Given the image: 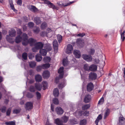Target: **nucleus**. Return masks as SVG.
I'll return each instance as SVG.
<instances>
[{
    "label": "nucleus",
    "instance_id": "nucleus-47",
    "mask_svg": "<svg viewBox=\"0 0 125 125\" xmlns=\"http://www.w3.org/2000/svg\"><path fill=\"white\" fill-rule=\"evenodd\" d=\"M5 124L6 125H15V123L11 121L6 122Z\"/></svg>",
    "mask_w": 125,
    "mask_h": 125
},
{
    "label": "nucleus",
    "instance_id": "nucleus-12",
    "mask_svg": "<svg viewBox=\"0 0 125 125\" xmlns=\"http://www.w3.org/2000/svg\"><path fill=\"white\" fill-rule=\"evenodd\" d=\"M63 67H61L58 71V73L59 74V78H63L64 72L63 71Z\"/></svg>",
    "mask_w": 125,
    "mask_h": 125
},
{
    "label": "nucleus",
    "instance_id": "nucleus-52",
    "mask_svg": "<svg viewBox=\"0 0 125 125\" xmlns=\"http://www.w3.org/2000/svg\"><path fill=\"white\" fill-rule=\"evenodd\" d=\"M40 31V29L38 27H36L35 29H34L33 31L34 32L36 33H38Z\"/></svg>",
    "mask_w": 125,
    "mask_h": 125
},
{
    "label": "nucleus",
    "instance_id": "nucleus-43",
    "mask_svg": "<svg viewBox=\"0 0 125 125\" xmlns=\"http://www.w3.org/2000/svg\"><path fill=\"white\" fill-rule=\"evenodd\" d=\"M71 123L72 125L77 124L78 123V122L76 120L73 119L70 120Z\"/></svg>",
    "mask_w": 125,
    "mask_h": 125
},
{
    "label": "nucleus",
    "instance_id": "nucleus-39",
    "mask_svg": "<svg viewBox=\"0 0 125 125\" xmlns=\"http://www.w3.org/2000/svg\"><path fill=\"white\" fill-rule=\"evenodd\" d=\"M49 7L50 8H52L53 9H56L57 10H58V7H56L53 4L51 3L50 5L49 6Z\"/></svg>",
    "mask_w": 125,
    "mask_h": 125
},
{
    "label": "nucleus",
    "instance_id": "nucleus-59",
    "mask_svg": "<svg viewBox=\"0 0 125 125\" xmlns=\"http://www.w3.org/2000/svg\"><path fill=\"white\" fill-rule=\"evenodd\" d=\"M6 107L5 106H3L1 108V112L2 113H5L6 111Z\"/></svg>",
    "mask_w": 125,
    "mask_h": 125
},
{
    "label": "nucleus",
    "instance_id": "nucleus-45",
    "mask_svg": "<svg viewBox=\"0 0 125 125\" xmlns=\"http://www.w3.org/2000/svg\"><path fill=\"white\" fill-rule=\"evenodd\" d=\"M84 68L86 70H90V66H89V65L87 64H85L84 65Z\"/></svg>",
    "mask_w": 125,
    "mask_h": 125
},
{
    "label": "nucleus",
    "instance_id": "nucleus-62",
    "mask_svg": "<svg viewBox=\"0 0 125 125\" xmlns=\"http://www.w3.org/2000/svg\"><path fill=\"white\" fill-rule=\"evenodd\" d=\"M27 97L28 98H31L33 96V95L31 93H28L27 95Z\"/></svg>",
    "mask_w": 125,
    "mask_h": 125
},
{
    "label": "nucleus",
    "instance_id": "nucleus-16",
    "mask_svg": "<svg viewBox=\"0 0 125 125\" xmlns=\"http://www.w3.org/2000/svg\"><path fill=\"white\" fill-rule=\"evenodd\" d=\"M38 49H40L43 47V44L41 42L36 43L34 45Z\"/></svg>",
    "mask_w": 125,
    "mask_h": 125
},
{
    "label": "nucleus",
    "instance_id": "nucleus-48",
    "mask_svg": "<svg viewBox=\"0 0 125 125\" xmlns=\"http://www.w3.org/2000/svg\"><path fill=\"white\" fill-rule=\"evenodd\" d=\"M53 102L55 104H57L59 103V102L58 99L56 98H54L53 99Z\"/></svg>",
    "mask_w": 125,
    "mask_h": 125
},
{
    "label": "nucleus",
    "instance_id": "nucleus-37",
    "mask_svg": "<svg viewBox=\"0 0 125 125\" xmlns=\"http://www.w3.org/2000/svg\"><path fill=\"white\" fill-rule=\"evenodd\" d=\"M57 4L60 8H62V7L66 6H65V5L63 4L61 1H58L57 2Z\"/></svg>",
    "mask_w": 125,
    "mask_h": 125
},
{
    "label": "nucleus",
    "instance_id": "nucleus-1",
    "mask_svg": "<svg viewBox=\"0 0 125 125\" xmlns=\"http://www.w3.org/2000/svg\"><path fill=\"white\" fill-rule=\"evenodd\" d=\"M23 41L22 44L24 45H26L29 43L31 46H32L34 45L36 42L35 40L32 38L29 39L28 40L27 35L25 33L23 34Z\"/></svg>",
    "mask_w": 125,
    "mask_h": 125
},
{
    "label": "nucleus",
    "instance_id": "nucleus-29",
    "mask_svg": "<svg viewBox=\"0 0 125 125\" xmlns=\"http://www.w3.org/2000/svg\"><path fill=\"white\" fill-rule=\"evenodd\" d=\"M29 64L30 67L32 68H34L36 65L35 62L33 61L29 62Z\"/></svg>",
    "mask_w": 125,
    "mask_h": 125
},
{
    "label": "nucleus",
    "instance_id": "nucleus-50",
    "mask_svg": "<svg viewBox=\"0 0 125 125\" xmlns=\"http://www.w3.org/2000/svg\"><path fill=\"white\" fill-rule=\"evenodd\" d=\"M94 50L93 49H90L88 51L89 53L91 55L93 54H94Z\"/></svg>",
    "mask_w": 125,
    "mask_h": 125
},
{
    "label": "nucleus",
    "instance_id": "nucleus-42",
    "mask_svg": "<svg viewBox=\"0 0 125 125\" xmlns=\"http://www.w3.org/2000/svg\"><path fill=\"white\" fill-rule=\"evenodd\" d=\"M62 36L60 34H58L57 35V38L58 42L59 43L61 42L62 39Z\"/></svg>",
    "mask_w": 125,
    "mask_h": 125
},
{
    "label": "nucleus",
    "instance_id": "nucleus-24",
    "mask_svg": "<svg viewBox=\"0 0 125 125\" xmlns=\"http://www.w3.org/2000/svg\"><path fill=\"white\" fill-rule=\"evenodd\" d=\"M35 86L36 89L39 91L41 90L42 88V86L41 85V84L39 83L35 84Z\"/></svg>",
    "mask_w": 125,
    "mask_h": 125
},
{
    "label": "nucleus",
    "instance_id": "nucleus-38",
    "mask_svg": "<svg viewBox=\"0 0 125 125\" xmlns=\"http://www.w3.org/2000/svg\"><path fill=\"white\" fill-rule=\"evenodd\" d=\"M10 7H11V9L14 11H16V10L14 8V6L13 4V2L12 0L10 1Z\"/></svg>",
    "mask_w": 125,
    "mask_h": 125
},
{
    "label": "nucleus",
    "instance_id": "nucleus-20",
    "mask_svg": "<svg viewBox=\"0 0 125 125\" xmlns=\"http://www.w3.org/2000/svg\"><path fill=\"white\" fill-rule=\"evenodd\" d=\"M35 79L36 82H41L42 80V76L39 74L35 76Z\"/></svg>",
    "mask_w": 125,
    "mask_h": 125
},
{
    "label": "nucleus",
    "instance_id": "nucleus-33",
    "mask_svg": "<svg viewBox=\"0 0 125 125\" xmlns=\"http://www.w3.org/2000/svg\"><path fill=\"white\" fill-rule=\"evenodd\" d=\"M90 106V104H87L82 106V109L83 110H85L89 108Z\"/></svg>",
    "mask_w": 125,
    "mask_h": 125
},
{
    "label": "nucleus",
    "instance_id": "nucleus-19",
    "mask_svg": "<svg viewBox=\"0 0 125 125\" xmlns=\"http://www.w3.org/2000/svg\"><path fill=\"white\" fill-rule=\"evenodd\" d=\"M97 69V66L93 64L90 66V70L93 71H96Z\"/></svg>",
    "mask_w": 125,
    "mask_h": 125
},
{
    "label": "nucleus",
    "instance_id": "nucleus-28",
    "mask_svg": "<svg viewBox=\"0 0 125 125\" xmlns=\"http://www.w3.org/2000/svg\"><path fill=\"white\" fill-rule=\"evenodd\" d=\"M34 22L38 25L41 23V21L40 18L38 17H35L34 19Z\"/></svg>",
    "mask_w": 125,
    "mask_h": 125
},
{
    "label": "nucleus",
    "instance_id": "nucleus-61",
    "mask_svg": "<svg viewBox=\"0 0 125 125\" xmlns=\"http://www.w3.org/2000/svg\"><path fill=\"white\" fill-rule=\"evenodd\" d=\"M28 25L30 28H31L33 26L34 23L32 22H30L28 23Z\"/></svg>",
    "mask_w": 125,
    "mask_h": 125
},
{
    "label": "nucleus",
    "instance_id": "nucleus-30",
    "mask_svg": "<svg viewBox=\"0 0 125 125\" xmlns=\"http://www.w3.org/2000/svg\"><path fill=\"white\" fill-rule=\"evenodd\" d=\"M51 59L50 57H46L43 58V60L44 62H48L50 61Z\"/></svg>",
    "mask_w": 125,
    "mask_h": 125
},
{
    "label": "nucleus",
    "instance_id": "nucleus-36",
    "mask_svg": "<svg viewBox=\"0 0 125 125\" xmlns=\"http://www.w3.org/2000/svg\"><path fill=\"white\" fill-rule=\"evenodd\" d=\"M42 84L43 87V89H45L47 88V83L46 81H43L42 83Z\"/></svg>",
    "mask_w": 125,
    "mask_h": 125
},
{
    "label": "nucleus",
    "instance_id": "nucleus-2",
    "mask_svg": "<svg viewBox=\"0 0 125 125\" xmlns=\"http://www.w3.org/2000/svg\"><path fill=\"white\" fill-rule=\"evenodd\" d=\"M9 35H7L6 39L9 42L13 43L14 42V40L11 37L15 36L16 34V31L14 29H12L11 31H10L9 32Z\"/></svg>",
    "mask_w": 125,
    "mask_h": 125
},
{
    "label": "nucleus",
    "instance_id": "nucleus-17",
    "mask_svg": "<svg viewBox=\"0 0 125 125\" xmlns=\"http://www.w3.org/2000/svg\"><path fill=\"white\" fill-rule=\"evenodd\" d=\"M119 125H125V119L122 117H120L119 118Z\"/></svg>",
    "mask_w": 125,
    "mask_h": 125
},
{
    "label": "nucleus",
    "instance_id": "nucleus-11",
    "mask_svg": "<svg viewBox=\"0 0 125 125\" xmlns=\"http://www.w3.org/2000/svg\"><path fill=\"white\" fill-rule=\"evenodd\" d=\"M43 78L45 79H47L50 76V73L47 70L44 71L42 73Z\"/></svg>",
    "mask_w": 125,
    "mask_h": 125
},
{
    "label": "nucleus",
    "instance_id": "nucleus-18",
    "mask_svg": "<svg viewBox=\"0 0 125 125\" xmlns=\"http://www.w3.org/2000/svg\"><path fill=\"white\" fill-rule=\"evenodd\" d=\"M91 99V95L88 94L85 95L84 99V101L85 103H88L90 101Z\"/></svg>",
    "mask_w": 125,
    "mask_h": 125
},
{
    "label": "nucleus",
    "instance_id": "nucleus-41",
    "mask_svg": "<svg viewBox=\"0 0 125 125\" xmlns=\"http://www.w3.org/2000/svg\"><path fill=\"white\" fill-rule=\"evenodd\" d=\"M102 115L101 114L99 115L95 121V123H98L99 121L102 119Z\"/></svg>",
    "mask_w": 125,
    "mask_h": 125
},
{
    "label": "nucleus",
    "instance_id": "nucleus-64",
    "mask_svg": "<svg viewBox=\"0 0 125 125\" xmlns=\"http://www.w3.org/2000/svg\"><path fill=\"white\" fill-rule=\"evenodd\" d=\"M85 35V34L84 33H79L77 35V36H79L81 37H83V36Z\"/></svg>",
    "mask_w": 125,
    "mask_h": 125
},
{
    "label": "nucleus",
    "instance_id": "nucleus-9",
    "mask_svg": "<svg viewBox=\"0 0 125 125\" xmlns=\"http://www.w3.org/2000/svg\"><path fill=\"white\" fill-rule=\"evenodd\" d=\"M97 75L94 73H91L89 74V79L90 80H94L96 79Z\"/></svg>",
    "mask_w": 125,
    "mask_h": 125
},
{
    "label": "nucleus",
    "instance_id": "nucleus-58",
    "mask_svg": "<svg viewBox=\"0 0 125 125\" xmlns=\"http://www.w3.org/2000/svg\"><path fill=\"white\" fill-rule=\"evenodd\" d=\"M11 108H8L7 112V115H9L10 114V112L11 111Z\"/></svg>",
    "mask_w": 125,
    "mask_h": 125
},
{
    "label": "nucleus",
    "instance_id": "nucleus-63",
    "mask_svg": "<svg viewBox=\"0 0 125 125\" xmlns=\"http://www.w3.org/2000/svg\"><path fill=\"white\" fill-rule=\"evenodd\" d=\"M28 56L30 59H31L34 57V55L31 53H30L29 54Z\"/></svg>",
    "mask_w": 125,
    "mask_h": 125
},
{
    "label": "nucleus",
    "instance_id": "nucleus-25",
    "mask_svg": "<svg viewBox=\"0 0 125 125\" xmlns=\"http://www.w3.org/2000/svg\"><path fill=\"white\" fill-rule=\"evenodd\" d=\"M21 38L20 37V35H19L16 37L15 41L16 43H19L21 42Z\"/></svg>",
    "mask_w": 125,
    "mask_h": 125
},
{
    "label": "nucleus",
    "instance_id": "nucleus-35",
    "mask_svg": "<svg viewBox=\"0 0 125 125\" xmlns=\"http://www.w3.org/2000/svg\"><path fill=\"white\" fill-rule=\"evenodd\" d=\"M50 66V64L49 63H46L42 65L43 69H45L49 68Z\"/></svg>",
    "mask_w": 125,
    "mask_h": 125
},
{
    "label": "nucleus",
    "instance_id": "nucleus-5",
    "mask_svg": "<svg viewBox=\"0 0 125 125\" xmlns=\"http://www.w3.org/2000/svg\"><path fill=\"white\" fill-rule=\"evenodd\" d=\"M83 58L88 62H91L92 61V57L90 55L84 54L82 56Z\"/></svg>",
    "mask_w": 125,
    "mask_h": 125
},
{
    "label": "nucleus",
    "instance_id": "nucleus-56",
    "mask_svg": "<svg viewBox=\"0 0 125 125\" xmlns=\"http://www.w3.org/2000/svg\"><path fill=\"white\" fill-rule=\"evenodd\" d=\"M20 111V109H15L13 110V112L14 114H17L19 113Z\"/></svg>",
    "mask_w": 125,
    "mask_h": 125
},
{
    "label": "nucleus",
    "instance_id": "nucleus-4",
    "mask_svg": "<svg viewBox=\"0 0 125 125\" xmlns=\"http://www.w3.org/2000/svg\"><path fill=\"white\" fill-rule=\"evenodd\" d=\"M83 112H82L81 111L78 110L74 114L77 117H78L80 116L83 115L84 116H87L88 115L89 112L88 111H85L84 113Z\"/></svg>",
    "mask_w": 125,
    "mask_h": 125
},
{
    "label": "nucleus",
    "instance_id": "nucleus-6",
    "mask_svg": "<svg viewBox=\"0 0 125 125\" xmlns=\"http://www.w3.org/2000/svg\"><path fill=\"white\" fill-rule=\"evenodd\" d=\"M76 43L77 46L80 48L83 47L84 44L83 40L81 39H77Z\"/></svg>",
    "mask_w": 125,
    "mask_h": 125
},
{
    "label": "nucleus",
    "instance_id": "nucleus-8",
    "mask_svg": "<svg viewBox=\"0 0 125 125\" xmlns=\"http://www.w3.org/2000/svg\"><path fill=\"white\" fill-rule=\"evenodd\" d=\"M73 50V47L72 46L71 44H69L67 46L66 52L67 54L71 53L72 52Z\"/></svg>",
    "mask_w": 125,
    "mask_h": 125
},
{
    "label": "nucleus",
    "instance_id": "nucleus-46",
    "mask_svg": "<svg viewBox=\"0 0 125 125\" xmlns=\"http://www.w3.org/2000/svg\"><path fill=\"white\" fill-rule=\"evenodd\" d=\"M86 123V121L85 120H83L80 122V125H85Z\"/></svg>",
    "mask_w": 125,
    "mask_h": 125
},
{
    "label": "nucleus",
    "instance_id": "nucleus-53",
    "mask_svg": "<svg viewBox=\"0 0 125 125\" xmlns=\"http://www.w3.org/2000/svg\"><path fill=\"white\" fill-rule=\"evenodd\" d=\"M42 69H43V68L42 67V65L41 66H39L37 67L36 70L38 72H40Z\"/></svg>",
    "mask_w": 125,
    "mask_h": 125
},
{
    "label": "nucleus",
    "instance_id": "nucleus-44",
    "mask_svg": "<svg viewBox=\"0 0 125 125\" xmlns=\"http://www.w3.org/2000/svg\"><path fill=\"white\" fill-rule=\"evenodd\" d=\"M36 88H35L33 86H31L29 88L30 91L32 92H34L36 90Z\"/></svg>",
    "mask_w": 125,
    "mask_h": 125
},
{
    "label": "nucleus",
    "instance_id": "nucleus-51",
    "mask_svg": "<svg viewBox=\"0 0 125 125\" xmlns=\"http://www.w3.org/2000/svg\"><path fill=\"white\" fill-rule=\"evenodd\" d=\"M27 55L26 53L24 52L22 54V57L24 60H26L27 59Z\"/></svg>",
    "mask_w": 125,
    "mask_h": 125
},
{
    "label": "nucleus",
    "instance_id": "nucleus-57",
    "mask_svg": "<svg viewBox=\"0 0 125 125\" xmlns=\"http://www.w3.org/2000/svg\"><path fill=\"white\" fill-rule=\"evenodd\" d=\"M34 82V80L33 79L28 80V81L26 82V84H27L28 83H33Z\"/></svg>",
    "mask_w": 125,
    "mask_h": 125
},
{
    "label": "nucleus",
    "instance_id": "nucleus-31",
    "mask_svg": "<svg viewBox=\"0 0 125 125\" xmlns=\"http://www.w3.org/2000/svg\"><path fill=\"white\" fill-rule=\"evenodd\" d=\"M65 85V81H64L62 82L58 86V87L60 88H62Z\"/></svg>",
    "mask_w": 125,
    "mask_h": 125
},
{
    "label": "nucleus",
    "instance_id": "nucleus-27",
    "mask_svg": "<svg viewBox=\"0 0 125 125\" xmlns=\"http://www.w3.org/2000/svg\"><path fill=\"white\" fill-rule=\"evenodd\" d=\"M53 94L54 96H58L59 94V91L58 89L56 88L54 89Z\"/></svg>",
    "mask_w": 125,
    "mask_h": 125
},
{
    "label": "nucleus",
    "instance_id": "nucleus-32",
    "mask_svg": "<svg viewBox=\"0 0 125 125\" xmlns=\"http://www.w3.org/2000/svg\"><path fill=\"white\" fill-rule=\"evenodd\" d=\"M68 63V61L67 57L65 58H64L63 59V64L64 66H66L67 65Z\"/></svg>",
    "mask_w": 125,
    "mask_h": 125
},
{
    "label": "nucleus",
    "instance_id": "nucleus-15",
    "mask_svg": "<svg viewBox=\"0 0 125 125\" xmlns=\"http://www.w3.org/2000/svg\"><path fill=\"white\" fill-rule=\"evenodd\" d=\"M76 58H79L81 56L80 52L77 50H75L73 52Z\"/></svg>",
    "mask_w": 125,
    "mask_h": 125
},
{
    "label": "nucleus",
    "instance_id": "nucleus-34",
    "mask_svg": "<svg viewBox=\"0 0 125 125\" xmlns=\"http://www.w3.org/2000/svg\"><path fill=\"white\" fill-rule=\"evenodd\" d=\"M61 118L62 120V122H63L64 123L67 122L68 120V117L66 116H64L62 117Z\"/></svg>",
    "mask_w": 125,
    "mask_h": 125
},
{
    "label": "nucleus",
    "instance_id": "nucleus-21",
    "mask_svg": "<svg viewBox=\"0 0 125 125\" xmlns=\"http://www.w3.org/2000/svg\"><path fill=\"white\" fill-rule=\"evenodd\" d=\"M110 113V110L109 109H107L105 111L104 117V119H105L109 115Z\"/></svg>",
    "mask_w": 125,
    "mask_h": 125
},
{
    "label": "nucleus",
    "instance_id": "nucleus-23",
    "mask_svg": "<svg viewBox=\"0 0 125 125\" xmlns=\"http://www.w3.org/2000/svg\"><path fill=\"white\" fill-rule=\"evenodd\" d=\"M55 123L58 125H62V121L59 118H57L55 120Z\"/></svg>",
    "mask_w": 125,
    "mask_h": 125
},
{
    "label": "nucleus",
    "instance_id": "nucleus-7",
    "mask_svg": "<svg viewBox=\"0 0 125 125\" xmlns=\"http://www.w3.org/2000/svg\"><path fill=\"white\" fill-rule=\"evenodd\" d=\"M33 108V103L31 102H28L25 104V108L27 110H31Z\"/></svg>",
    "mask_w": 125,
    "mask_h": 125
},
{
    "label": "nucleus",
    "instance_id": "nucleus-60",
    "mask_svg": "<svg viewBox=\"0 0 125 125\" xmlns=\"http://www.w3.org/2000/svg\"><path fill=\"white\" fill-rule=\"evenodd\" d=\"M36 94L37 95V97L38 99H40L41 97V94L39 92H37L36 93Z\"/></svg>",
    "mask_w": 125,
    "mask_h": 125
},
{
    "label": "nucleus",
    "instance_id": "nucleus-22",
    "mask_svg": "<svg viewBox=\"0 0 125 125\" xmlns=\"http://www.w3.org/2000/svg\"><path fill=\"white\" fill-rule=\"evenodd\" d=\"M42 58L41 55L39 54H37L35 57L36 60L38 62L42 60Z\"/></svg>",
    "mask_w": 125,
    "mask_h": 125
},
{
    "label": "nucleus",
    "instance_id": "nucleus-54",
    "mask_svg": "<svg viewBox=\"0 0 125 125\" xmlns=\"http://www.w3.org/2000/svg\"><path fill=\"white\" fill-rule=\"evenodd\" d=\"M31 9L34 12L36 11L37 10V9L34 6H31Z\"/></svg>",
    "mask_w": 125,
    "mask_h": 125
},
{
    "label": "nucleus",
    "instance_id": "nucleus-3",
    "mask_svg": "<svg viewBox=\"0 0 125 125\" xmlns=\"http://www.w3.org/2000/svg\"><path fill=\"white\" fill-rule=\"evenodd\" d=\"M45 48L46 50L42 49H41L40 51V53L43 56H45L46 54L47 51H50L52 49L50 45H47Z\"/></svg>",
    "mask_w": 125,
    "mask_h": 125
},
{
    "label": "nucleus",
    "instance_id": "nucleus-40",
    "mask_svg": "<svg viewBox=\"0 0 125 125\" xmlns=\"http://www.w3.org/2000/svg\"><path fill=\"white\" fill-rule=\"evenodd\" d=\"M47 25L45 22H44L42 23L41 26V28L42 29H44L47 27Z\"/></svg>",
    "mask_w": 125,
    "mask_h": 125
},
{
    "label": "nucleus",
    "instance_id": "nucleus-13",
    "mask_svg": "<svg viewBox=\"0 0 125 125\" xmlns=\"http://www.w3.org/2000/svg\"><path fill=\"white\" fill-rule=\"evenodd\" d=\"M55 111L57 114L59 115H61L63 113V110L60 107H58L55 108Z\"/></svg>",
    "mask_w": 125,
    "mask_h": 125
},
{
    "label": "nucleus",
    "instance_id": "nucleus-55",
    "mask_svg": "<svg viewBox=\"0 0 125 125\" xmlns=\"http://www.w3.org/2000/svg\"><path fill=\"white\" fill-rule=\"evenodd\" d=\"M104 99L103 97H102L100 100L99 101L98 104H102L104 102Z\"/></svg>",
    "mask_w": 125,
    "mask_h": 125
},
{
    "label": "nucleus",
    "instance_id": "nucleus-10",
    "mask_svg": "<svg viewBox=\"0 0 125 125\" xmlns=\"http://www.w3.org/2000/svg\"><path fill=\"white\" fill-rule=\"evenodd\" d=\"M53 44L54 52L55 53H56L57 52L58 47V42L56 40H54L53 42Z\"/></svg>",
    "mask_w": 125,
    "mask_h": 125
},
{
    "label": "nucleus",
    "instance_id": "nucleus-14",
    "mask_svg": "<svg viewBox=\"0 0 125 125\" xmlns=\"http://www.w3.org/2000/svg\"><path fill=\"white\" fill-rule=\"evenodd\" d=\"M94 88V86L92 83H88L87 86V89L88 91L90 92Z\"/></svg>",
    "mask_w": 125,
    "mask_h": 125
},
{
    "label": "nucleus",
    "instance_id": "nucleus-49",
    "mask_svg": "<svg viewBox=\"0 0 125 125\" xmlns=\"http://www.w3.org/2000/svg\"><path fill=\"white\" fill-rule=\"evenodd\" d=\"M27 72L28 73L27 74H26L25 73L24 74L26 76V77H27V75L28 74L30 75H33V72L32 70H31L27 71Z\"/></svg>",
    "mask_w": 125,
    "mask_h": 125
},
{
    "label": "nucleus",
    "instance_id": "nucleus-26",
    "mask_svg": "<svg viewBox=\"0 0 125 125\" xmlns=\"http://www.w3.org/2000/svg\"><path fill=\"white\" fill-rule=\"evenodd\" d=\"M125 30L123 31V32H121V39H122V41H123L125 39Z\"/></svg>",
    "mask_w": 125,
    "mask_h": 125
}]
</instances>
